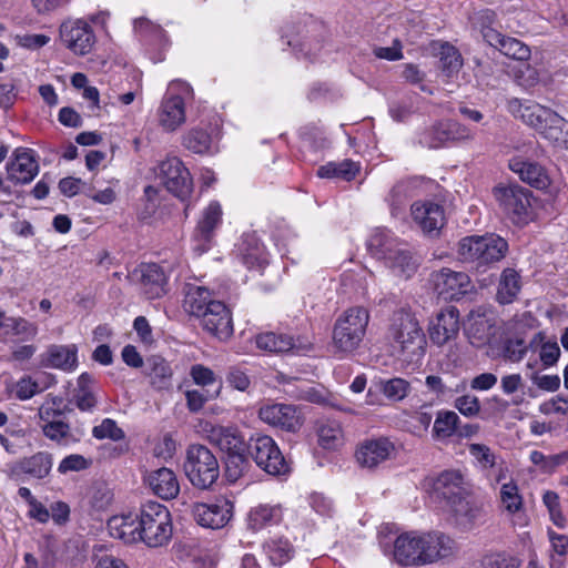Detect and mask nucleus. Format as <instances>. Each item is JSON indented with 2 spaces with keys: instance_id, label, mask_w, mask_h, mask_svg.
<instances>
[{
  "instance_id": "obj_54",
  "label": "nucleus",
  "mask_w": 568,
  "mask_h": 568,
  "mask_svg": "<svg viewBox=\"0 0 568 568\" xmlns=\"http://www.w3.org/2000/svg\"><path fill=\"white\" fill-rule=\"evenodd\" d=\"M246 452L229 455L226 458V477L230 481H236L247 466Z\"/></svg>"
},
{
  "instance_id": "obj_3",
  "label": "nucleus",
  "mask_w": 568,
  "mask_h": 568,
  "mask_svg": "<svg viewBox=\"0 0 568 568\" xmlns=\"http://www.w3.org/2000/svg\"><path fill=\"white\" fill-rule=\"evenodd\" d=\"M387 337L409 362H417L425 355V334L415 315L406 310L393 313Z\"/></svg>"
},
{
  "instance_id": "obj_27",
  "label": "nucleus",
  "mask_w": 568,
  "mask_h": 568,
  "mask_svg": "<svg viewBox=\"0 0 568 568\" xmlns=\"http://www.w3.org/2000/svg\"><path fill=\"white\" fill-rule=\"evenodd\" d=\"M145 481L152 493L164 500H171L180 493V483L175 473L166 467L151 470Z\"/></svg>"
},
{
  "instance_id": "obj_59",
  "label": "nucleus",
  "mask_w": 568,
  "mask_h": 568,
  "mask_svg": "<svg viewBox=\"0 0 568 568\" xmlns=\"http://www.w3.org/2000/svg\"><path fill=\"white\" fill-rule=\"evenodd\" d=\"M560 357V348L556 341H547L542 344L539 352V358L544 368L552 367Z\"/></svg>"
},
{
  "instance_id": "obj_48",
  "label": "nucleus",
  "mask_w": 568,
  "mask_h": 568,
  "mask_svg": "<svg viewBox=\"0 0 568 568\" xmlns=\"http://www.w3.org/2000/svg\"><path fill=\"white\" fill-rule=\"evenodd\" d=\"M413 196V186L409 182L396 183L389 192L387 202L392 207V214L397 215Z\"/></svg>"
},
{
  "instance_id": "obj_43",
  "label": "nucleus",
  "mask_w": 568,
  "mask_h": 568,
  "mask_svg": "<svg viewBox=\"0 0 568 568\" xmlns=\"http://www.w3.org/2000/svg\"><path fill=\"white\" fill-rule=\"evenodd\" d=\"M359 171V166L353 162L352 160H343L341 162H328L325 165H322L317 175L320 178H337L344 181L353 180Z\"/></svg>"
},
{
  "instance_id": "obj_46",
  "label": "nucleus",
  "mask_w": 568,
  "mask_h": 568,
  "mask_svg": "<svg viewBox=\"0 0 568 568\" xmlns=\"http://www.w3.org/2000/svg\"><path fill=\"white\" fill-rule=\"evenodd\" d=\"M318 444L325 449H335L342 444V427L336 420L321 422L317 427Z\"/></svg>"
},
{
  "instance_id": "obj_45",
  "label": "nucleus",
  "mask_w": 568,
  "mask_h": 568,
  "mask_svg": "<svg viewBox=\"0 0 568 568\" xmlns=\"http://www.w3.org/2000/svg\"><path fill=\"white\" fill-rule=\"evenodd\" d=\"M541 135L556 146L568 149V121L556 112Z\"/></svg>"
},
{
  "instance_id": "obj_35",
  "label": "nucleus",
  "mask_w": 568,
  "mask_h": 568,
  "mask_svg": "<svg viewBox=\"0 0 568 568\" xmlns=\"http://www.w3.org/2000/svg\"><path fill=\"white\" fill-rule=\"evenodd\" d=\"M145 374L156 390L169 389L172 386L173 371L169 362L161 356L152 355L146 358Z\"/></svg>"
},
{
  "instance_id": "obj_61",
  "label": "nucleus",
  "mask_w": 568,
  "mask_h": 568,
  "mask_svg": "<svg viewBox=\"0 0 568 568\" xmlns=\"http://www.w3.org/2000/svg\"><path fill=\"white\" fill-rule=\"evenodd\" d=\"M469 454L484 468H491L495 465V455L490 448L484 444H470Z\"/></svg>"
},
{
  "instance_id": "obj_42",
  "label": "nucleus",
  "mask_w": 568,
  "mask_h": 568,
  "mask_svg": "<svg viewBox=\"0 0 568 568\" xmlns=\"http://www.w3.org/2000/svg\"><path fill=\"white\" fill-rule=\"evenodd\" d=\"M92 382V376L88 373H82L78 378L73 402L82 412H92L97 407L98 400L91 388Z\"/></svg>"
},
{
  "instance_id": "obj_11",
  "label": "nucleus",
  "mask_w": 568,
  "mask_h": 568,
  "mask_svg": "<svg viewBox=\"0 0 568 568\" xmlns=\"http://www.w3.org/2000/svg\"><path fill=\"white\" fill-rule=\"evenodd\" d=\"M159 178L166 190L180 200L184 201L191 195L192 178L179 158L172 156L162 161L159 165Z\"/></svg>"
},
{
  "instance_id": "obj_30",
  "label": "nucleus",
  "mask_w": 568,
  "mask_h": 568,
  "mask_svg": "<svg viewBox=\"0 0 568 568\" xmlns=\"http://www.w3.org/2000/svg\"><path fill=\"white\" fill-rule=\"evenodd\" d=\"M394 449V445L386 438L371 439L361 445L356 458L362 466L375 468L387 460Z\"/></svg>"
},
{
  "instance_id": "obj_34",
  "label": "nucleus",
  "mask_w": 568,
  "mask_h": 568,
  "mask_svg": "<svg viewBox=\"0 0 568 568\" xmlns=\"http://www.w3.org/2000/svg\"><path fill=\"white\" fill-rule=\"evenodd\" d=\"M139 514L113 516L108 520V530L113 538L126 544L140 541Z\"/></svg>"
},
{
  "instance_id": "obj_14",
  "label": "nucleus",
  "mask_w": 568,
  "mask_h": 568,
  "mask_svg": "<svg viewBox=\"0 0 568 568\" xmlns=\"http://www.w3.org/2000/svg\"><path fill=\"white\" fill-rule=\"evenodd\" d=\"M192 515L200 526L220 529L232 518L233 503L225 497H219L210 504L196 503L192 506Z\"/></svg>"
},
{
  "instance_id": "obj_1",
  "label": "nucleus",
  "mask_w": 568,
  "mask_h": 568,
  "mask_svg": "<svg viewBox=\"0 0 568 568\" xmlns=\"http://www.w3.org/2000/svg\"><path fill=\"white\" fill-rule=\"evenodd\" d=\"M456 542L448 535L438 531H406L394 541L393 556L402 566H426L453 556Z\"/></svg>"
},
{
  "instance_id": "obj_47",
  "label": "nucleus",
  "mask_w": 568,
  "mask_h": 568,
  "mask_svg": "<svg viewBox=\"0 0 568 568\" xmlns=\"http://www.w3.org/2000/svg\"><path fill=\"white\" fill-rule=\"evenodd\" d=\"M41 428L47 438L59 445H69L79 440V438L72 435L70 425L60 419L43 424Z\"/></svg>"
},
{
  "instance_id": "obj_53",
  "label": "nucleus",
  "mask_w": 568,
  "mask_h": 568,
  "mask_svg": "<svg viewBox=\"0 0 568 568\" xmlns=\"http://www.w3.org/2000/svg\"><path fill=\"white\" fill-rule=\"evenodd\" d=\"M10 323H1V328H10L13 334L23 338H33L38 334V326L23 317H9Z\"/></svg>"
},
{
  "instance_id": "obj_44",
  "label": "nucleus",
  "mask_w": 568,
  "mask_h": 568,
  "mask_svg": "<svg viewBox=\"0 0 568 568\" xmlns=\"http://www.w3.org/2000/svg\"><path fill=\"white\" fill-rule=\"evenodd\" d=\"M459 416L453 410H439L433 426V437L436 439L449 438L456 435Z\"/></svg>"
},
{
  "instance_id": "obj_56",
  "label": "nucleus",
  "mask_w": 568,
  "mask_h": 568,
  "mask_svg": "<svg viewBox=\"0 0 568 568\" xmlns=\"http://www.w3.org/2000/svg\"><path fill=\"white\" fill-rule=\"evenodd\" d=\"M113 500V493L105 484H97L92 488L90 504L97 510L106 509Z\"/></svg>"
},
{
  "instance_id": "obj_4",
  "label": "nucleus",
  "mask_w": 568,
  "mask_h": 568,
  "mask_svg": "<svg viewBox=\"0 0 568 568\" xmlns=\"http://www.w3.org/2000/svg\"><path fill=\"white\" fill-rule=\"evenodd\" d=\"M140 541L148 547L166 546L173 535L171 514L158 501H148L139 510Z\"/></svg>"
},
{
  "instance_id": "obj_39",
  "label": "nucleus",
  "mask_w": 568,
  "mask_h": 568,
  "mask_svg": "<svg viewBox=\"0 0 568 568\" xmlns=\"http://www.w3.org/2000/svg\"><path fill=\"white\" fill-rule=\"evenodd\" d=\"M520 275L514 268H505L500 275L496 300L500 304H510L520 292Z\"/></svg>"
},
{
  "instance_id": "obj_19",
  "label": "nucleus",
  "mask_w": 568,
  "mask_h": 568,
  "mask_svg": "<svg viewBox=\"0 0 568 568\" xmlns=\"http://www.w3.org/2000/svg\"><path fill=\"white\" fill-rule=\"evenodd\" d=\"M459 328V311L455 306H447L430 321L429 338L437 346H443L458 336Z\"/></svg>"
},
{
  "instance_id": "obj_38",
  "label": "nucleus",
  "mask_w": 568,
  "mask_h": 568,
  "mask_svg": "<svg viewBox=\"0 0 568 568\" xmlns=\"http://www.w3.org/2000/svg\"><path fill=\"white\" fill-rule=\"evenodd\" d=\"M400 243L387 230H375L367 241V248L373 256L385 261Z\"/></svg>"
},
{
  "instance_id": "obj_51",
  "label": "nucleus",
  "mask_w": 568,
  "mask_h": 568,
  "mask_svg": "<svg viewBox=\"0 0 568 568\" xmlns=\"http://www.w3.org/2000/svg\"><path fill=\"white\" fill-rule=\"evenodd\" d=\"M44 388L45 387L39 382V378L23 376L17 382L14 394L18 399L27 400L41 393Z\"/></svg>"
},
{
  "instance_id": "obj_29",
  "label": "nucleus",
  "mask_w": 568,
  "mask_h": 568,
  "mask_svg": "<svg viewBox=\"0 0 568 568\" xmlns=\"http://www.w3.org/2000/svg\"><path fill=\"white\" fill-rule=\"evenodd\" d=\"M284 510L280 504H258L247 513L246 526L253 532L280 525L283 521Z\"/></svg>"
},
{
  "instance_id": "obj_33",
  "label": "nucleus",
  "mask_w": 568,
  "mask_h": 568,
  "mask_svg": "<svg viewBox=\"0 0 568 568\" xmlns=\"http://www.w3.org/2000/svg\"><path fill=\"white\" fill-rule=\"evenodd\" d=\"M509 169L518 174L521 181L536 189H545L549 184L546 170L538 163L515 156L509 160Z\"/></svg>"
},
{
  "instance_id": "obj_10",
  "label": "nucleus",
  "mask_w": 568,
  "mask_h": 568,
  "mask_svg": "<svg viewBox=\"0 0 568 568\" xmlns=\"http://www.w3.org/2000/svg\"><path fill=\"white\" fill-rule=\"evenodd\" d=\"M474 138V132L466 125L454 120H445L435 122L419 132L418 142L428 149H438L449 142L471 141Z\"/></svg>"
},
{
  "instance_id": "obj_52",
  "label": "nucleus",
  "mask_w": 568,
  "mask_h": 568,
  "mask_svg": "<svg viewBox=\"0 0 568 568\" xmlns=\"http://www.w3.org/2000/svg\"><path fill=\"white\" fill-rule=\"evenodd\" d=\"M500 499L505 509L511 514L518 511L523 506L521 496L515 483L509 481L501 486Z\"/></svg>"
},
{
  "instance_id": "obj_49",
  "label": "nucleus",
  "mask_w": 568,
  "mask_h": 568,
  "mask_svg": "<svg viewBox=\"0 0 568 568\" xmlns=\"http://www.w3.org/2000/svg\"><path fill=\"white\" fill-rule=\"evenodd\" d=\"M381 392L393 402L403 400L410 392V384L402 377L379 382Z\"/></svg>"
},
{
  "instance_id": "obj_41",
  "label": "nucleus",
  "mask_w": 568,
  "mask_h": 568,
  "mask_svg": "<svg viewBox=\"0 0 568 568\" xmlns=\"http://www.w3.org/2000/svg\"><path fill=\"white\" fill-rule=\"evenodd\" d=\"M183 146L195 154L213 153V139L211 134L201 128H193L182 139Z\"/></svg>"
},
{
  "instance_id": "obj_20",
  "label": "nucleus",
  "mask_w": 568,
  "mask_h": 568,
  "mask_svg": "<svg viewBox=\"0 0 568 568\" xmlns=\"http://www.w3.org/2000/svg\"><path fill=\"white\" fill-rule=\"evenodd\" d=\"M258 417L265 424L286 432H296L302 425L295 406L290 404H268L258 409Z\"/></svg>"
},
{
  "instance_id": "obj_17",
  "label": "nucleus",
  "mask_w": 568,
  "mask_h": 568,
  "mask_svg": "<svg viewBox=\"0 0 568 568\" xmlns=\"http://www.w3.org/2000/svg\"><path fill=\"white\" fill-rule=\"evenodd\" d=\"M197 320L206 333L220 341H226L233 335L232 313L221 301L211 303V306Z\"/></svg>"
},
{
  "instance_id": "obj_22",
  "label": "nucleus",
  "mask_w": 568,
  "mask_h": 568,
  "mask_svg": "<svg viewBox=\"0 0 568 568\" xmlns=\"http://www.w3.org/2000/svg\"><path fill=\"white\" fill-rule=\"evenodd\" d=\"M133 275L139 276L141 292L148 300L161 298L166 294L168 278L160 265L141 264L134 270Z\"/></svg>"
},
{
  "instance_id": "obj_6",
  "label": "nucleus",
  "mask_w": 568,
  "mask_h": 568,
  "mask_svg": "<svg viewBox=\"0 0 568 568\" xmlns=\"http://www.w3.org/2000/svg\"><path fill=\"white\" fill-rule=\"evenodd\" d=\"M507 251L508 243L495 234L465 236L458 243L460 260L465 263H475L477 266L500 261Z\"/></svg>"
},
{
  "instance_id": "obj_7",
  "label": "nucleus",
  "mask_w": 568,
  "mask_h": 568,
  "mask_svg": "<svg viewBox=\"0 0 568 568\" xmlns=\"http://www.w3.org/2000/svg\"><path fill=\"white\" fill-rule=\"evenodd\" d=\"M369 322V313L362 306L346 310L333 328L334 346L345 353L355 351L362 343Z\"/></svg>"
},
{
  "instance_id": "obj_40",
  "label": "nucleus",
  "mask_w": 568,
  "mask_h": 568,
  "mask_svg": "<svg viewBox=\"0 0 568 568\" xmlns=\"http://www.w3.org/2000/svg\"><path fill=\"white\" fill-rule=\"evenodd\" d=\"M384 262L395 274L405 278H409L417 268V263L410 252L402 244Z\"/></svg>"
},
{
  "instance_id": "obj_13",
  "label": "nucleus",
  "mask_w": 568,
  "mask_h": 568,
  "mask_svg": "<svg viewBox=\"0 0 568 568\" xmlns=\"http://www.w3.org/2000/svg\"><path fill=\"white\" fill-rule=\"evenodd\" d=\"M222 206L217 201H212L202 211L197 225L193 232L194 251L203 254L210 250L215 237L216 230L222 223Z\"/></svg>"
},
{
  "instance_id": "obj_37",
  "label": "nucleus",
  "mask_w": 568,
  "mask_h": 568,
  "mask_svg": "<svg viewBox=\"0 0 568 568\" xmlns=\"http://www.w3.org/2000/svg\"><path fill=\"white\" fill-rule=\"evenodd\" d=\"M263 552L273 566H283L294 556V547L287 538L271 537L263 544Z\"/></svg>"
},
{
  "instance_id": "obj_18",
  "label": "nucleus",
  "mask_w": 568,
  "mask_h": 568,
  "mask_svg": "<svg viewBox=\"0 0 568 568\" xmlns=\"http://www.w3.org/2000/svg\"><path fill=\"white\" fill-rule=\"evenodd\" d=\"M508 111L520 119L527 125L534 128L540 134L556 113L549 108L542 106L532 101H521L517 98L510 99L507 103Z\"/></svg>"
},
{
  "instance_id": "obj_15",
  "label": "nucleus",
  "mask_w": 568,
  "mask_h": 568,
  "mask_svg": "<svg viewBox=\"0 0 568 568\" xmlns=\"http://www.w3.org/2000/svg\"><path fill=\"white\" fill-rule=\"evenodd\" d=\"M60 38L69 50L79 55L89 53L95 43L91 26L81 19L64 21L60 27Z\"/></svg>"
},
{
  "instance_id": "obj_55",
  "label": "nucleus",
  "mask_w": 568,
  "mask_h": 568,
  "mask_svg": "<svg viewBox=\"0 0 568 568\" xmlns=\"http://www.w3.org/2000/svg\"><path fill=\"white\" fill-rule=\"evenodd\" d=\"M528 347L523 338L507 339L504 343L503 356L511 363L520 362L527 354Z\"/></svg>"
},
{
  "instance_id": "obj_64",
  "label": "nucleus",
  "mask_w": 568,
  "mask_h": 568,
  "mask_svg": "<svg viewBox=\"0 0 568 568\" xmlns=\"http://www.w3.org/2000/svg\"><path fill=\"white\" fill-rule=\"evenodd\" d=\"M530 379L539 389L546 392H556L560 387V377L558 375H539L534 373Z\"/></svg>"
},
{
  "instance_id": "obj_57",
  "label": "nucleus",
  "mask_w": 568,
  "mask_h": 568,
  "mask_svg": "<svg viewBox=\"0 0 568 568\" xmlns=\"http://www.w3.org/2000/svg\"><path fill=\"white\" fill-rule=\"evenodd\" d=\"M91 466V460L79 454H71L64 457L59 466L58 471L60 474H67L69 471H81L88 469Z\"/></svg>"
},
{
  "instance_id": "obj_32",
  "label": "nucleus",
  "mask_w": 568,
  "mask_h": 568,
  "mask_svg": "<svg viewBox=\"0 0 568 568\" xmlns=\"http://www.w3.org/2000/svg\"><path fill=\"white\" fill-rule=\"evenodd\" d=\"M45 367L58 368L65 372L73 371L78 364V347L70 345H50L42 355Z\"/></svg>"
},
{
  "instance_id": "obj_50",
  "label": "nucleus",
  "mask_w": 568,
  "mask_h": 568,
  "mask_svg": "<svg viewBox=\"0 0 568 568\" xmlns=\"http://www.w3.org/2000/svg\"><path fill=\"white\" fill-rule=\"evenodd\" d=\"M92 436L99 440L108 438L113 442H119L124 439L125 433L118 426L114 419L104 418L100 425L93 427Z\"/></svg>"
},
{
  "instance_id": "obj_8",
  "label": "nucleus",
  "mask_w": 568,
  "mask_h": 568,
  "mask_svg": "<svg viewBox=\"0 0 568 568\" xmlns=\"http://www.w3.org/2000/svg\"><path fill=\"white\" fill-rule=\"evenodd\" d=\"M246 452L256 466L271 476H285L291 471L288 462L271 436L258 435L251 437Z\"/></svg>"
},
{
  "instance_id": "obj_58",
  "label": "nucleus",
  "mask_w": 568,
  "mask_h": 568,
  "mask_svg": "<svg viewBox=\"0 0 568 568\" xmlns=\"http://www.w3.org/2000/svg\"><path fill=\"white\" fill-rule=\"evenodd\" d=\"M455 408L466 417H475L480 412V402L474 395H463L455 399Z\"/></svg>"
},
{
  "instance_id": "obj_21",
  "label": "nucleus",
  "mask_w": 568,
  "mask_h": 568,
  "mask_svg": "<svg viewBox=\"0 0 568 568\" xmlns=\"http://www.w3.org/2000/svg\"><path fill=\"white\" fill-rule=\"evenodd\" d=\"M256 346L271 353L293 352L296 354L312 348V342L306 337L293 336L284 333L265 332L256 336Z\"/></svg>"
},
{
  "instance_id": "obj_62",
  "label": "nucleus",
  "mask_w": 568,
  "mask_h": 568,
  "mask_svg": "<svg viewBox=\"0 0 568 568\" xmlns=\"http://www.w3.org/2000/svg\"><path fill=\"white\" fill-rule=\"evenodd\" d=\"M190 376L200 386L212 385L216 381L214 372L202 364L193 365L190 369Z\"/></svg>"
},
{
  "instance_id": "obj_28",
  "label": "nucleus",
  "mask_w": 568,
  "mask_h": 568,
  "mask_svg": "<svg viewBox=\"0 0 568 568\" xmlns=\"http://www.w3.org/2000/svg\"><path fill=\"white\" fill-rule=\"evenodd\" d=\"M412 216L425 233L438 232L445 224L444 209L434 202H415Z\"/></svg>"
},
{
  "instance_id": "obj_5",
  "label": "nucleus",
  "mask_w": 568,
  "mask_h": 568,
  "mask_svg": "<svg viewBox=\"0 0 568 568\" xmlns=\"http://www.w3.org/2000/svg\"><path fill=\"white\" fill-rule=\"evenodd\" d=\"M183 468L191 485L202 490L211 489L220 477L217 458L206 446L200 444L189 446Z\"/></svg>"
},
{
  "instance_id": "obj_16",
  "label": "nucleus",
  "mask_w": 568,
  "mask_h": 568,
  "mask_svg": "<svg viewBox=\"0 0 568 568\" xmlns=\"http://www.w3.org/2000/svg\"><path fill=\"white\" fill-rule=\"evenodd\" d=\"M433 281L437 294L446 301H458L474 288L468 274L447 267L435 273Z\"/></svg>"
},
{
  "instance_id": "obj_9",
  "label": "nucleus",
  "mask_w": 568,
  "mask_h": 568,
  "mask_svg": "<svg viewBox=\"0 0 568 568\" xmlns=\"http://www.w3.org/2000/svg\"><path fill=\"white\" fill-rule=\"evenodd\" d=\"M494 195L505 214L518 225L527 224L530 213V191L518 185H499Z\"/></svg>"
},
{
  "instance_id": "obj_24",
  "label": "nucleus",
  "mask_w": 568,
  "mask_h": 568,
  "mask_svg": "<svg viewBox=\"0 0 568 568\" xmlns=\"http://www.w3.org/2000/svg\"><path fill=\"white\" fill-rule=\"evenodd\" d=\"M207 439L226 456L247 450V444L235 426H211L207 430Z\"/></svg>"
},
{
  "instance_id": "obj_63",
  "label": "nucleus",
  "mask_w": 568,
  "mask_h": 568,
  "mask_svg": "<svg viewBox=\"0 0 568 568\" xmlns=\"http://www.w3.org/2000/svg\"><path fill=\"white\" fill-rule=\"evenodd\" d=\"M227 383L235 389L244 392L248 388L251 382L247 374L240 367H231L226 376Z\"/></svg>"
},
{
  "instance_id": "obj_23",
  "label": "nucleus",
  "mask_w": 568,
  "mask_h": 568,
  "mask_svg": "<svg viewBox=\"0 0 568 568\" xmlns=\"http://www.w3.org/2000/svg\"><path fill=\"white\" fill-rule=\"evenodd\" d=\"M13 159L7 163L8 179L16 184L30 183L39 172V165L29 149H17Z\"/></svg>"
},
{
  "instance_id": "obj_12",
  "label": "nucleus",
  "mask_w": 568,
  "mask_h": 568,
  "mask_svg": "<svg viewBox=\"0 0 568 568\" xmlns=\"http://www.w3.org/2000/svg\"><path fill=\"white\" fill-rule=\"evenodd\" d=\"M52 466L53 455L49 452H38L8 464L6 473L10 479L16 481L24 477L41 480L50 475Z\"/></svg>"
},
{
  "instance_id": "obj_25",
  "label": "nucleus",
  "mask_w": 568,
  "mask_h": 568,
  "mask_svg": "<svg viewBox=\"0 0 568 568\" xmlns=\"http://www.w3.org/2000/svg\"><path fill=\"white\" fill-rule=\"evenodd\" d=\"M483 37L485 41L498 49L503 54L509 57L514 60L525 61L530 57V49L523 41L506 37L498 32L497 30L485 27L481 30Z\"/></svg>"
},
{
  "instance_id": "obj_31",
  "label": "nucleus",
  "mask_w": 568,
  "mask_h": 568,
  "mask_svg": "<svg viewBox=\"0 0 568 568\" xmlns=\"http://www.w3.org/2000/svg\"><path fill=\"white\" fill-rule=\"evenodd\" d=\"M185 103L180 95L165 97L159 108V123L168 132L175 131L185 122Z\"/></svg>"
},
{
  "instance_id": "obj_26",
  "label": "nucleus",
  "mask_w": 568,
  "mask_h": 568,
  "mask_svg": "<svg viewBox=\"0 0 568 568\" xmlns=\"http://www.w3.org/2000/svg\"><path fill=\"white\" fill-rule=\"evenodd\" d=\"M236 255L247 268H261L268 263L265 246L255 233H245L236 245Z\"/></svg>"
},
{
  "instance_id": "obj_60",
  "label": "nucleus",
  "mask_w": 568,
  "mask_h": 568,
  "mask_svg": "<svg viewBox=\"0 0 568 568\" xmlns=\"http://www.w3.org/2000/svg\"><path fill=\"white\" fill-rule=\"evenodd\" d=\"M312 509L321 516L331 517L334 513L333 501L320 493H313L308 497Z\"/></svg>"
},
{
  "instance_id": "obj_2",
  "label": "nucleus",
  "mask_w": 568,
  "mask_h": 568,
  "mask_svg": "<svg viewBox=\"0 0 568 568\" xmlns=\"http://www.w3.org/2000/svg\"><path fill=\"white\" fill-rule=\"evenodd\" d=\"M434 494L446 501L456 520L463 525L470 524L479 516V508L467 500L469 486L464 474L458 469H447L433 480Z\"/></svg>"
},
{
  "instance_id": "obj_36",
  "label": "nucleus",
  "mask_w": 568,
  "mask_h": 568,
  "mask_svg": "<svg viewBox=\"0 0 568 568\" xmlns=\"http://www.w3.org/2000/svg\"><path fill=\"white\" fill-rule=\"evenodd\" d=\"M217 302L212 293L204 286L187 284L183 300V308L190 315L199 318L211 306V303Z\"/></svg>"
}]
</instances>
